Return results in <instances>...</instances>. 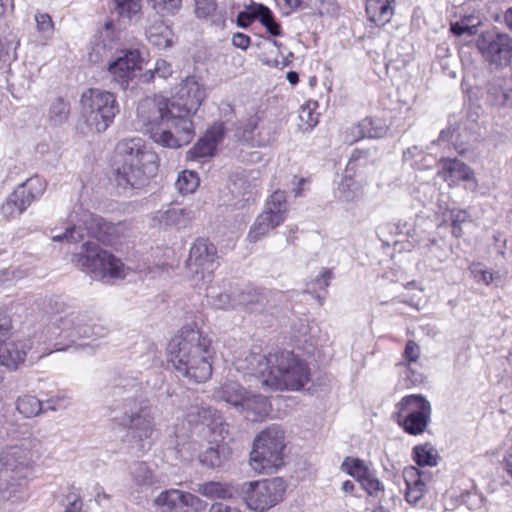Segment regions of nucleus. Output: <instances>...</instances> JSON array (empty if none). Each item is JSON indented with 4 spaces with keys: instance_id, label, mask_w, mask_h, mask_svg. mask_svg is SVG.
Instances as JSON below:
<instances>
[{
    "instance_id": "1",
    "label": "nucleus",
    "mask_w": 512,
    "mask_h": 512,
    "mask_svg": "<svg viewBox=\"0 0 512 512\" xmlns=\"http://www.w3.org/2000/svg\"><path fill=\"white\" fill-rule=\"evenodd\" d=\"M204 98V88L194 77H187L172 99L158 96L142 100L137 107V121L155 143L179 148L194 138L192 118Z\"/></svg>"
},
{
    "instance_id": "2",
    "label": "nucleus",
    "mask_w": 512,
    "mask_h": 512,
    "mask_svg": "<svg viewBox=\"0 0 512 512\" xmlns=\"http://www.w3.org/2000/svg\"><path fill=\"white\" fill-rule=\"evenodd\" d=\"M237 371L258 378L276 390H299L309 381L306 363L293 352L278 350L268 355L250 351L234 362Z\"/></svg>"
},
{
    "instance_id": "3",
    "label": "nucleus",
    "mask_w": 512,
    "mask_h": 512,
    "mask_svg": "<svg viewBox=\"0 0 512 512\" xmlns=\"http://www.w3.org/2000/svg\"><path fill=\"white\" fill-rule=\"evenodd\" d=\"M169 361L183 377L203 383L212 375L211 340L196 325L184 326L168 344Z\"/></svg>"
},
{
    "instance_id": "4",
    "label": "nucleus",
    "mask_w": 512,
    "mask_h": 512,
    "mask_svg": "<svg viewBox=\"0 0 512 512\" xmlns=\"http://www.w3.org/2000/svg\"><path fill=\"white\" fill-rule=\"evenodd\" d=\"M37 445L36 440L23 439L0 451V502L18 504L27 500L28 478L39 458Z\"/></svg>"
},
{
    "instance_id": "5",
    "label": "nucleus",
    "mask_w": 512,
    "mask_h": 512,
    "mask_svg": "<svg viewBox=\"0 0 512 512\" xmlns=\"http://www.w3.org/2000/svg\"><path fill=\"white\" fill-rule=\"evenodd\" d=\"M120 165L115 169V182L124 190L140 188L157 171V155L139 138L122 139L116 145Z\"/></svg>"
},
{
    "instance_id": "6",
    "label": "nucleus",
    "mask_w": 512,
    "mask_h": 512,
    "mask_svg": "<svg viewBox=\"0 0 512 512\" xmlns=\"http://www.w3.org/2000/svg\"><path fill=\"white\" fill-rule=\"evenodd\" d=\"M186 418L190 424H203L208 427L213 440L220 442L215 446L207 448L200 455V462L210 468L222 466L231 454L230 448L224 443L230 434V426L222 414L211 406L196 405L189 408Z\"/></svg>"
},
{
    "instance_id": "7",
    "label": "nucleus",
    "mask_w": 512,
    "mask_h": 512,
    "mask_svg": "<svg viewBox=\"0 0 512 512\" xmlns=\"http://www.w3.org/2000/svg\"><path fill=\"white\" fill-rule=\"evenodd\" d=\"M71 260L93 279L104 282L124 279L131 273V269L119 258L100 248L94 241H85Z\"/></svg>"
},
{
    "instance_id": "8",
    "label": "nucleus",
    "mask_w": 512,
    "mask_h": 512,
    "mask_svg": "<svg viewBox=\"0 0 512 512\" xmlns=\"http://www.w3.org/2000/svg\"><path fill=\"white\" fill-rule=\"evenodd\" d=\"M108 333L107 327L86 314H74L54 318L41 331L40 339L44 342L64 338L72 342L76 338L104 337Z\"/></svg>"
},
{
    "instance_id": "9",
    "label": "nucleus",
    "mask_w": 512,
    "mask_h": 512,
    "mask_svg": "<svg viewBox=\"0 0 512 512\" xmlns=\"http://www.w3.org/2000/svg\"><path fill=\"white\" fill-rule=\"evenodd\" d=\"M80 105L86 125L97 133L104 132L119 112L115 95L98 88L85 90L81 95Z\"/></svg>"
},
{
    "instance_id": "10",
    "label": "nucleus",
    "mask_w": 512,
    "mask_h": 512,
    "mask_svg": "<svg viewBox=\"0 0 512 512\" xmlns=\"http://www.w3.org/2000/svg\"><path fill=\"white\" fill-rule=\"evenodd\" d=\"M284 432L278 426L263 430L254 440L250 466L257 473H272L283 464Z\"/></svg>"
},
{
    "instance_id": "11",
    "label": "nucleus",
    "mask_w": 512,
    "mask_h": 512,
    "mask_svg": "<svg viewBox=\"0 0 512 512\" xmlns=\"http://www.w3.org/2000/svg\"><path fill=\"white\" fill-rule=\"evenodd\" d=\"M288 203L284 191L276 190L266 200L263 211L249 229V242L256 243L281 225L287 218Z\"/></svg>"
},
{
    "instance_id": "12",
    "label": "nucleus",
    "mask_w": 512,
    "mask_h": 512,
    "mask_svg": "<svg viewBox=\"0 0 512 512\" xmlns=\"http://www.w3.org/2000/svg\"><path fill=\"white\" fill-rule=\"evenodd\" d=\"M122 390L123 387L115 388L114 395L121 398L111 407L112 420L120 426L123 427L139 417L156 411L138 384H134L125 395Z\"/></svg>"
},
{
    "instance_id": "13",
    "label": "nucleus",
    "mask_w": 512,
    "mask_h": 512,
    "mask_svg": "<svg viewBox=\"0 0 512 512\" xmlns=\"http://www.w3.org/2000/svg\"><path fill=\"white\" fill-rule=\"evenodd\" d=\"M285 490V482L279 477L242 485L243 498L247 507L258 512H264L278 504Z\"/></svg>"
},
{
    "instance_id": "14",
    "label": "nucleus",
    "mask_w": 512,
    "mask_h": 512,
    "mask_svg": "<svg viewBox=\"0 0 512 512\" xmlns=\"http://www.w3.org/2000/svg\"><path fill=\"white\" fill-rule=\"evenodd\" d=\"M396 420L411 435L425 431L431 418V405L422 395H409L397 404Z\"/></svg>"
},
{
    "instance_id": "15",
    "label": "nucleus",
    "mask_w": 512,
    "mask_h": 512,
    "mask_svg": "<svg viewBox=\"0 0 512 512\" xmlns=\"http://www.w3.org/2000/svg\"><path fill=\"white\" fill-rule=\"evenodd\" d=\"M216 247L206 239H197L190 248L186 263L196 285L201 281L203 285L212 281L216 268Z\"/></svg>"
},
{
    "instance_id": "16",
    "label": "nucleus",
    "mask_w": 512,
    "mask_h": 512,
    "mask_svg": "<svg viewBox=\"0 0 512 512\" xmlns=\"http://www.w3.org/2000/svg\"><path fill=\"white\" fill-rule=\"evenodd\" d=\"M477 48L483 58L497 68L506 67L512 61V38L507 34L484 32L477 40Z\"/></svg>"
},
{
    "instance_id": "17",
    "label": "nucleus",
    "mask_w": 512,
    "mask_h": 512,
    "mask_svg": "<svg viewBox=\"0 0 512 512\" xmlns=\"http://www.w3.org/2000/svg\"><path fill=\"white\" fill-rule=\"evenodd\" d=\"M45 190V183L38 176L29 178L20 184L1 206L2 215L7 218H15L22 214L26 208Z\"/></svg>"
},
{
    "instance_id": "18",
    "label": "nucleus",
    "mask_w": 512,
    "mask_h": 512,
    "mask_svg": "<svg viewBox=\"0 0 512 512\" xmlns=\"http://www.w3.org/2000/svg\"><path fill=\"white\" fill-rule=\"evenodd\" d=\"M140 63L141 56L138 50H126L108 65V71L112 79L125 89L136 71L141 68Z\"/></svg>"
},
{
    "instance_id": "19",
    "label": "nucleus",
    "mask_w": 512,
    "mask_h": 512,
    "mask_svg": "<svg viewBox=\"0 0 512 512\" xmlns=\"http://www.w3.org/2000/svg\"><path fill=\"white\" fill-rule=\"evenodd\" d=\"M258 172H240L231 176L230 190L235 197H239L236 205L244 207L253 202L259 186Z\"/></svg>"
},
{
    "instance_id": "20",
    "label": "nucleus",
    "mask_w": 512,
    "mask_h": 512,
    "mask_svg": "<svg viewBox=\"0 0 512 512\" xmlns=\"http://www.w3.org/2000/svg\"><path fill=\"white\" fill-rule=\"evenodd\" d=\"M403 478L406 484V501L412 505L418 504L426 492L429 475L414 466H409L403 470Z\"/></svg>"
},
{
    "instance_id": "21",
    "label": "nucleus",
    "mask_w": 512,
    "mask_h": 512,
    "mask_svg": "<svg viewBox=\"0 0 512 512\" xmlns=\"http://www.w3.org/2000/svg\"><path fill=\"white\" fill-rule=\"evenodd\" d=\"M195 218L191 208H168L155 212L153 221L162 228L186 227Z\"/></svg>"
},
{
    "instance_id": "22",
    "label": "nucleus",
    "mask_w": 512,
    "mask_h": 512,
    "mask_svg": "<svg viewBox=\"0 0 512 512\" xmlns=\"http://www.w3.org/2000/svg\"><path fill=\"white\" fill-rule=\"evenodd\" d=\"M30 346L25 341L6 340L0 345V364L8 368H17L23 363Z\"/></svg>"
},
{
    "instance_id": "23",
    "label": "nucleus",
    "mask_w": 512,
    "mask_h": 512,
    "mask_svg": "<svg viewBox=\"0 0 512 512\" xmlns=\"http://www.w3.org/2000/svg\"><path fill=\"white\" fill-rule=\"evenodd\" d=\"M438 175L452 186L460 180H471L473 178V171L458 159H445L441 162V169L438 171Z\"/></svg>"
},
{
    "instance_id": "24",
    "label": "nucleus",
    "mask_w": 512,
    "mask_h": 512,
    "mask_svg": "<svg viewBox=\"0 0 512 512\" xmlns=\"http://www.w3.org/2000/svg\"><path fill=\"white\" fill-rule=\"evenodd\" d=\"M248 392L240 383L227 380L214 390L213 396L216 400L224 401L239 409L243 405Z\"/></svg>"
},
{
    "instance_id": "25",
    "label": "nucleus",
    "mask_w": 512,
    "mask_h": 512,
    "mask_svg": "<svg viewBox=\"0 0 512 512\" xmlns=\"http://www.w3.org/2000/svg\"><path fill=\"white\" fill-rule=\"evenodd\" d=\"M238 410L248 420L261 421L269 414L270 403L267 397L249 391L243 405Z\"/></svg>"
},
{
    "instance_id": "26",
    "label": "nucleus",
    "mask_w": 512,
    "mask_h": 512,
    "mask_svg": "<svg viewBox=\"0 0 512 512\" xmlns=\"http://www.w3.org/2000/svg\"><path fill=\"white\" fill-rule=\"evenodd\" d=\"M354 140L362 138L378 139L388 132V125L380 118H364L351 128Z\"/></svg>"
},
{
    "instance_id": "27",
    "label": "nucleus",
    "mask_w": 512,
    "mask_h": 512,
    "mask_svg": "<svg viewBox=\"0 0 512 512\" xmlns=\"http://www.w3.org/2000/svg\"><path fill=\"white\" fill-rule=\"evenodd\" d=\"M394 0H367L366 13L368 19L376 26H383L388 23L393 14L394 8L392 2Z\"/></svg>"
},
{
    "instance_id": "28",
    "label": "nucleus",
    "mask_w": 512,
    "mask_h": 512,
    "mask_svg": "<svg viewBox=\"0 0 512 512\" xmlns=\"http://www.w3.org/2000/svg\"><path fill=\"white\" fill-rule=\"evenodd\" d=\"M146 36L148 41L159 49L169 48L173 44V33L161 19H156L146 29Z\"/></svg>"
},
{
    "instance_id": "29",
    "label": "nucleus",
    "mask_w": 512,
    "mask_h": 512,
    "mask_svg": "<svg viewBox=\"0 0 512 512\" xmlns=\"http://www.w3.org/2000/svg\"><path fill=\"white\" fill-rule=\"evenodd\" d=\"M156 411L149 413L143 417L137 418L135 421L123 426L127 428L131 435L140 440H147L152 437L156 430Z\"/></svg>"
},
{
    "instance_id": "30",
    "label": "nucleus",
    "mask_w": 512,
    "mask_h": 512,
    "mask_svg": "<svg viewBox=\"0 0 512 512\" xmlns=\"http://www.w3.org/2000/svg\"><path fill=\"white\" fill-rule=\"evenodd\" d=\"M511 80L503 77H496L489 81L487 85V97L488 100L497 106L504 105L508 98L509 92L511 91Z\"/></svg>"
},
{
    "instance_id": "31",
    "label": "nucleus",
    "mask_w": 512,
    "mask_h": 512,
    "mask_svg": "<svg viewBox=\"0 0 512 512\" xmlns=\"http://www.w3.org/2000/svg\"><path fill=\"white\" fill-rule=\"evenodd\" d=\"M154 503L161 512H184L183 491L178 489L163 491L156 497Z\"/></svg>"
},
{
    "instance_id": "32",
    "label": "nucleus",
    "mask_w": 512,
    "mask_h": 512,
    "mask_svg": "<svg viewBox=\"0 0 512 512\" xmlns=\"http://www.w3.org/2000/svg\"><path fill=\"white\" fill-rule=\"evenodd\" d=\"M259 121L260 117L258 114H254L247 118L243 123H240V126L237 128V136L253 146L261 147L268 145V139H262L257 137L255 134V130L258 127Z\"/></svg>"
},
{
    "instance_id": "33",
    "label": "nucleus",
    "mask_w": 512,
    "mask_h": 512,
    "mask_svg": "<svg viewBox=\"0 0 512 512\" xmlns=\"http://www.w3.org/2000/svg\"><path fill=\"white\" fill-rule=\"evenodd\" d=\"M129 472L132 483L137 490L152 486L157 482L156 476L145 462H134L129 467Z\"/></svg>"
},
{
    "instance_id": "34",
    "label": "nucleus",
    "mask_w": 512,
    "mask_h": 512,
    "mask_svg": "<svg viewBox=\"0 0 512 512\" xmlns=\"http://www.w3.org/2000/svg\"><path fill=\"white\" fill-rule=\"evenodd\" d=\"M269 304V293L265 290H248L242 292L237 300V305L244 306L247 310L255 312L264 309Z\"/></svg>"
},
{
    "instance_id": "35",
    "label": "nucleus",
    "mask_w": 512,
    "mask_h": 512,
    "mask_svg": "<svg viewBox=\"0 0 512 512\" xmlns=\"http://www.w3.org/2000/svg\"><path fill=\"white\" fill-rule=\"evenodd\" d=\"M337 197L339 200L346 203H352L359 200L362 197L360 184L351 176H343L338 185Z\"/></svg>"
},
{
    "instance_id": "36",
    "label": "nucleus",
    "mask_w": 512,
    "mask_h": 512,
    "mask_svg": "<svg viewBox=\"0 0 512 512\" xmlns=\"http://www.w3.org/2000/svg\"><path fill=\"white\" fill-rule=\"evenodd\" d=\"M196 491L210 499H225L232 497V491L226 484L209 481L197 485Z\"/></svg>"
},
{
    "instance_id": "37",
    "label": "nucleus",
    "mask_w": 512,
    "mask_h": 512,
    "mask_svg": "<svg viewBox=\"0 0 512 512\" xmlns=\"http://www.w3.org/2000/svg\"><path fill=\"white\" fill-rule=\"evenodd\" d=\"M16 409L25 418H32L41 413L43 403L35 396L24 395L17 398Z\"/></svg>"
},
{
    "instance_id": "38",
    "label": "nucleus",
    "mask_w": 512,
    "mask_h": 512,
    "mask_svg": "<svg viewBox=\"0 0 512 512\" xmlns=\"http://www.w3.org/2000/svg\"><path fill=\"white\" fill-rule=\"evenodd\" d=\"M341 470L355 478L359 483L372 473L363 460L349 457L341 464Z\"/></svg>"
},
{
    "instance_id": "39",
    "label": "nucleus",
    "mask_w": 512,
    "mask_h": 512,
    "mask_svg": "<svg viewBox=\"0 0 512 512\" xmlns=\"http://www.w3.org/2000/svg\"><path fill=\"white\" fill-rule=\"evenodd\" d=\"M480 23V20L476 17H464L451 23L450 30L456 36L469 38L477 34Z\"/></svg>"
},
{
    "instance_id": "40",
    "label": "nucleus",
    "mask_w": 512,
    "mask_h": 512,
    "mask_svg": "<svg viewBox=\"0 0 512 512\" xmlns=\"http://www.w3.org/2000/svg\"><path fill=\"white\" fill-rule=\"evenodd\" d=\"M76 222L72 215L69 216V223L65 228V231L61 234H55L52 236L54 242L78 243L84 240V232L79 223Z\"/></svg>"
},
{
    "instance_id": "41",
    "label": "nucleus",
    "mask_w": 512,
    "mask_h": 512,
    "mask_svg": "<svg viewBox=\"0 0 512 512\" xmlns=\"http://www.w3.org/2000/svg\"><path fill=\"white\" fill-rule=\"evenodd\" d=\"M254 13L257 17V20H259V22L266 28L267 32H269L272 36L281 35V26L275 20L269 8L262 4H259L254 7Z\"/></svg>"
},
{
    "instance_id": "42",
    "label": "nucleus",
    "mask_w": 512,
    "mask_h": 512,
    "mask_svg": "<svg viewBox=\"0 0 512 512\" xmlns=\"http://www.w3.org/2000/svg\"><path fill=\"white\" fill-rule=\"evenodd\" d=\"M69 104L61 98H57L50 106L48 119L51 125L60 126L68 119Z\"/></svg>"
},
{
    "instance_id": "43",
    "label": "nucleus",
    "mask_w": 512,
    "mask_h": 512,
    "mask_svg": "<svg viewBox=\"0 0 512 512\" xmlns=\"http://www.w3.org/2000/svg\"><path fill=\"white\" fill-rule=\"evenodd\" d=\"M199 186V177L197 173L189 170H184L179 173L175 182V187L181 194H191L195 192Z\"/></svg>"
},
{
    "instance_id": "44",
    "label": "nucleus",
    "mask_w": 512,
    "mask_h": 512,
    "mask_svg": "<svg viewBox=\"0 0 512 512\" xmlns=\"http://www.w3.org/2000/svg\"><path fill=\"white\" fill-rule=\"evenodd\" d=\"M61 506L63 512H82L83 500L80 492L73 487L69 488L63 495Z\"/></svg>"
},
{
    "instance_id": "45",
    "label": "nucleus",
    "mask_w": 512,
    "mask_h": 512,
    "mask_svg": "<svg viewBox=\"0 0 512 512\" xmlns=\"http://www.w3.org/2000/svg\"><path fill=\"white\" fill-rule=\"evenodd\" d=\"M414 460L419 466L437 465V454L429 445L416 446L413 449Z\"/></svg>"
},
{
    "instance_id": "46",
    "label": "nucleus",
    "mask_w": 512,
    "mask_h": 512,
    "mask_svg": "<svg viewBox=\"0 0 512 512\" xmlns=\"http://www.w3.org/2000/svg\"><path fill=\"white\" fill-rule=\"evenodd\" d=\"M36 22L37 32L41 38L46 42L53 37L54 34V22L48 13L37 12L34 15Z\"/></svg>"
},
{
    "instance_id": "47",
    "label": "nucleus",
    "mask_w": 512,
    "mask_h": 512,
    "mask_svg": "<svg viewBox=\"0 0 512 512\" xmlns=\"http://www.w3.org/2000/svg\"><path fill=\"white\" fill-rule=\"evenodd\" d=\"M116 12L128 19H132L141 11V0H114Z\"/></svg>"
},
{
    "instance_id": "48",
    "label": "nucleus",
    "mask_w": 512,
    "mask_h": 512,
    "mask_svg": "<svg viewBox=\"0 0 512 512\" xmlns=\"http://www.w3.org/2000/svg\"><path fill=\"white\" fill-rule=\"evenodd\" d=\"M216 147L213 141L207 140L204 136L188 151L189 158L192 160L210 157L213 155Z\"/></svg>"
},
{
    "instance_id": "49",
    "label": "nucleus",
    "mask_w": 512,
    "mask_h": 512,
    "mask_svg": "<svg viewBox=\"0 0 512 512\" xmlns=\"http://www.w3.org/2000/svg\"><path fill=\"white\" fill-rule=\"evenodd\" d=\"M148 3L159 15H174L182 6V0H148Z\"/></svg>"
},
{
    "instance_id": "50",
    "label": "nucleus",
    "mask_w": 512,
    "mask_h": 512,
    "mask_svg": "<svg viewBox=\"0 0 512 512\" xmlns=\"http://www.w3.org/2000/svg\"><path fill=\"white\" fill-rule=\"evenodd\" d=\"M194 3L197 18L206 19L212 16L217 9L216 0H194Z\"/></svg>"
},
{
    "instance_id": "51",
    "label": "nucleus",
    "mask_w": 512,
    "mask_h": 512,
    "mask_svg": "<svg viewBox=\"0 0 512 512\" xmlns=\"http://www.w3.org/2000/svg\"><path fill=\"white\" fill-rule=\"evenodd\" d=\"M361 487L370 495L377 497L380 492L384 491V485L372 472L368 477L360 483Z\"/></svg>"
},
{
    "instance_id": "52",
    "label": "nucleus",
    "mask_w": 512,
    "mask_h": 512,
    "mask_svg": "<svg viewBox=\"0 0 512 512\" xmlns=\"http://www.w3.org/2000/svg\"><path fill=\"white\" fill-rule=\"evenodd\" d=\"M190 508L194 512H203L207 507V503L194 494L183 492V509Z\"/></svg>"
},
{
    "instance_id": "53",
    "label": "nucleus",
    "mask_w": 512,
    "mask_h": 512,
    "mask_svg": "<svg viewBox=\"0 0 512 512\" xmlns=\"http://www.w3.org/2000/svg\"><path fill=\"white\" fill-rule=\"evenodd\" d=\"M316 105V102L307 103L302 107L299 115L301 121L305 122L310 128H313L318 123V114H315L313 111Z\"/></svg>"
},
{
    "instance_id": "54",
    "label": "nucleus",
    "mask_w": 512,
    "mask_h": 512,
    "mask_svg": "<svg viewBox=\"0 0 512 512\" xmlns=\"http://www.w3.org/2000/svg\"><path fill=\"white\" fill-rule=\"evenodd\" d=\"M204 137L209 140L213 141V146L216 147L217 144L223 139L224 137V124L222 122H216L214 123L205 133Z\"/></svg>"
},
{
    "instance_id": "55",
    "label": "nucleus",
    "mask_w": 512,
    "mask_h": 512,
    "mask_svg": "<svg viewBox=\"0 0 512 512\" xmlns=\"http://www.w3.org/2000/svg\"><path fill=\"white\" fill-rule=\"evenodd\" d=\"M211 304L217 309H228L230 307L234 308L238 306L237 302L235 303L232 301L230 295L227 293H220L216 296H211Z\"/></svg>"
},
{
    "instance_id": "56",
    "label": "nucleus",
    "mask_w": 512,
    "mask_h": 512,
    "mask_svg": "<svg viewBox=\"0 0 512 512\" xmlns=\"http://www.w3.org/2000/svg\"><path fill=\"white\" fill-rule=\"evenodd\" d=\"M12 323L9 316L0 313V345L9 340L11 335Z\"/></svg>"
},
{
    "instance_id": "57",
    "label": "nucleus",
    "mask_w": 512,
    "mask_h": 512,
    "mask_svg": "<svg viewBox=\"0 0 512 512\" xmlns=\"http://www.w3.org/2000/svg\"><path fill=\"white\" fill-rule=\"evenodd\" d=\"M403 357L408 362H416L418 360V358L420 357V348H419L418 344L412 340H409L406 343V346H405V349L403 352Z\"/></svg>"
},
{
    "instance_id": "58",
    "label": "nucleus",
    "mask_w": 512,
    "mask_h": 512,
    "mask_svg": "<svg viewBox=\"0 0 512 512\" xmlns=\"http://www.w3.org/2000/svg\"><path fill=\"white\" fill-rule=\"evenodd\" d=\"M172 73L171 65L163 59H160L156 62L153 73H151V78L154 75H157L160 78H167Z\"/></svg>"
},
{
    "instance_id": "59",
    "label": "nucleus",
    "mask_w": 512,
    "mask_h": 512,
    "mask_svg": "<svg viewBox=\"0 0 512 512\" xmlns=\"http://www.w3.org/2000/svg\"><path fill=\"white\" fill-rule=\"evenodd\" d=\"M93 222H95V224L97 225V227L99 228V231L98 232H95V237L99 240V241H102L103 243H107L109 242V240H107L102 234H101V231H104V232H108L110 230H113L114 227L110 224H107L102 218H92Z\"/></svg>"
},
{
    "instance_id": "60",
    "label": "nucleus",
    "mask_w": 512,
    "mask_h": 512,
    "mask_svg": "<svg viewBox=\"0 0 512 512\" xmlns=\"http://www.w3.org/2000/svg\"><path fill=\"white\" fill-rule=\"evenodd\" d=\"M232 44L242 50H246L250 45V37L243 33H235L232 37Z\"/></svg>"
},
{
    "instance_id": "61",
    "label": "nucleus",
    "mask_w": 512,
    "mask_h": 512,
    "mask_svg": "<svg viewBox=\"0 0 512 512\" xmlns=\"http://www.w3.org/2000/svg\"><path fill=\"white\" fill-rule=\"evenodd\" d=\"M333 277V273L330 269L324 268L317 278H315V283L321 288L326 289L329 286L330 280Z\"/></svg>"
},
{
    "instance_id": "62",
    "label": "nucleus",
    "mask_w": 512,
    "mask_h": 512,
    "mask_svg": "<svg viewBox=\"0 0 512 512\" xmlns=\"http://www.w3.org/2000/svg\"><path fill=\"white\" fill-rule=\"evenodd\" d=\"M254 19H257L254 13V7L250 12H240L237 16V24L241 27L249 26Z\"/></svg>"
},
{
    "instance_id": "63",
    "label": "nucleus",
    "mask_w": 512,
    "mask_h": 512,
    "mask_svg": "<svg viewBox=\"0 0 512 512\" xmlns=\"http://www.w3.org/2000/svg\"><path fill=\"white\" fill-rule=\"evenodd\" d=\"M468 214L464 210H452L450 213V219L452 224H461L467 221Z\"/></svg>"
},
{
    "instance_id": "64",
    "label": "nucleus",
    "mask_w": 512,
    "mask_h": 512,
    "mask_svg": "<svg viewBox=\"0 0 512 512\" xmlns=\"http://www.w3.org/2000/svg\"><path fill=\"white\" fill-rule=\"evenodd\" d=\"M209 512H231V508L223 503H214L211 505Z\"/></svg>"
}]
</instances>
